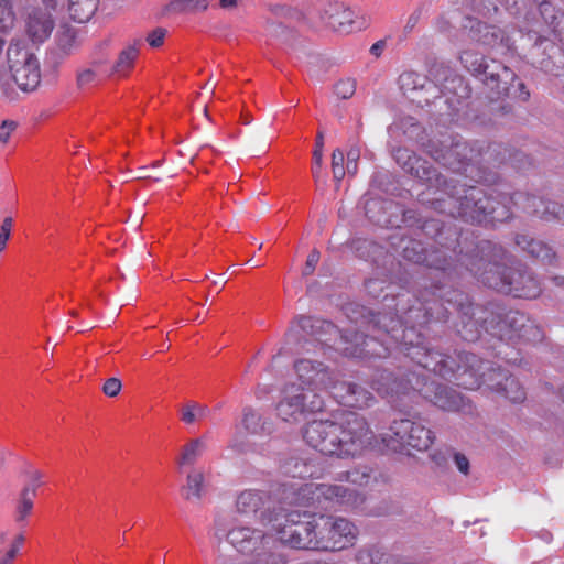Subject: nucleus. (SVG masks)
Masks as SVG:
<instances>
[{"label":"nucleus","mask_w":564,"mask_h":564,"mask_svg":"<svg viewBox=\"0 0 564 564\" xmlns=\"http://www.w3.org/2000/svg\"><path fill=\"white\" fill-rule=\"evenodd\" d=\"M231 516L220 513L215 519L214 534L218 540L226 538L228 543L242 554H254L267 550L272 536L260 529L248 525H232Z\"/></svg>","instance_id":"obj_10"},{"label":"nucleus","mask_w":564,"mask_h":564,"mask_svg":"<svg viewBox=\"0 0 564 564\" xmlns=\"http://www.w3.org/2000/svg\"><path fill=\"white\" fill-rule=\"evenodd\" d=\"M431 188L444 194L432 199L434 210L445 213L449 217H459L465 223H503L511 217L512 204L533 217L564 225L563 204L525 192L518 191L512 195L488 193L479 186L455 180L447 181L444 176L438 185Z\"/></svg>","instance_id":"obj_2"},{"label":"nucleus","mask_w":564,"mask_h":564,"mask_svg":"<svg viewBox=\"0 0 564 564\" xmlns=\"http://www.w3.org/2000/svg\"><path fill=\"white\" fill-rule=\"evenodd\" d=\"M457 359L460 360L462 366L457 368L453 378L456 379L458 386L467 389L486 386L511 402L524 401L523 386L508 370L484 360L473 352H457Z\"/></svg>","instance_id":"obj_5"},{"label":"nucleus","mask_w":564,"mask_h":564,"mask_svg":"<svg viewBox=\"0 0 564 564\" xmlns=\"http://www.w3.org/2000/svg\"><path fill=\"white\" fill-rule=\"evenodd\" d=\"M325 326L330 327V323L322 322L319 318H313L310 316L300 315L296 317L295 323L290 326L288 335L291 336L296 333V328L308 335H315L318 329Z\"/></svg>","instance_id":"obj_40"},{"label":"nucleus","mask_w":564,"mask_h":564,"mask_svg":"<svg viewBox=\"0 0 564 564\" xmlns=\"http://www.w3.org/2000/svg\"><path fill=\"white\" fill-rule=\"evenodd\" d=\"M323 144L324 138L323 132L319 131L317 137H315V147L313 150V164H312V175L315 183H325L326 174L322 172V155H323Z\"/></svg>","instance_id":"obj_44"},{"label":"nucleus","mask_w":564,"mask_h":564,"mask_svg":"<svg viewBox=\"0 0 564 564\" xmlns=\"http://www.w3.org/2000/svg\"><path fill=\"white\" fill-rule=\"evenodd\" d=\"M271 10L278 20L310 21L338 34H351L369 25V18L365 13L352 9L343 0H319L310 17H304L289 7L275 6Z\"/></svg>","instance_id":"obj_6"},{"label":"nucleus","mask_w":564,"mask_h":564,"mask_svg":"<svg viewBox=\"0 0 564 564\" xmlns=\"http://www.w3.org/2000/svg\"><path fill=\"white\" fill-rule=\"evenodd\" d=\"M401 256L417 265H426L430 269L448 273L452 271H455L457 274L460 273L456 265H454L453 258L447 252L432 245L427 248L421 240L413 238L401 240Z\"/></svg>","instance_id":"obj_18"},{"label":"nucleus","mask_w":564,"mask_h":564,"mask_svg":"<svg viewBox=\"0 0 564 564\" xmlns=\"http://www.w3.org/2000/svg\"><path fill=\"white\" fill-rule=\"evenodd\" d=\"M514 20L520 33L533 42L528 58L533 67L552 75L564 73V52L554 40L564 42V13L549 1L539 3L538 12L528 9L527 0H500Z\"/></svg>","instance_id":"obj_3"},{"label":"nucleus","mask_w":564,"mask_h":564,"mask_svg":"<svg viewBox=\"0 0 564 564\" xmlns=\"http://www.w3.org/2000/svg\"><path fill=\"white\" fill-rule=\"evenodd\" d=\"M544 338V332L541 325L536 324L532 318H528V322L520 328L517 334V340H524L531 344L541 343Z\"/></svg>","instance_id":"obj_45"},{"label":"nucleus","mask_w":564,"mask_h":564,"mask_svg":"<svg viewBox=\"0 0 564 564\" xmlns=\"http://www.w3.org/2000/svg\"><path fill=\"white\" fill-rule=\"evenodd\" d=\"M121 388H122V383H121L120 379L109 378L106 380L104 388H101V390H104V393L107 397L115 398L116 395H118L120 393Z\"/></svg>","instance_id":"obj_57"},{"label":"nucleus","mask_w":564,"mask_h":564,"mask_svg":"<svg viewBox=\"0 0 564 564\" xmlns=\"http://www.w3.org/2000/svg\"><path fill=\"white\" fill-rule=\"evenodd\" d=\"M29 481L19 494L18 501H15L14 520L18 523L24 521L34 508V499L36 497V489L43 484V474L37 469H30L25 471Z\"/></svg>","instance_id":"obj_28"},{"label":"nucleus","mask_w":564,"mask_h":564,"mask_svg":"<svg viewBox=\"0 0 564 564\" xmlns=\"http://www.w3.org/2000/svg\"><path fill=\"white\" fill-rule=\"evenodd\" d=\"M429 289L436 292L434 299L447 307L448 312L455 310L459 313L460 323L457 324L456 329L462 339L468 343L478 340L481 332L485 330V324L477 312L479 308H486V305L470 303L467 293L445 284H431Z\"/></svg>","instance_id":"obj_7"},{"label":"nucleus","mask_w":564,"mask_h":564,"mask_svg":"<svg viewBox=\"0 0 564 564\" xmlns=\"http://www.w3.org/2000/svg\"><path fill=\"white\" fill-rule=\"evenodd\" d=\"M54 21L48 11L43 8H31L26 13L25 29L30 40L43 43L50 37Z\"/></svg>","instance_id":"obj_29"},{"label":"nucleus","mask_w":564,"mask_h":564,"mask_svg":"<svg viewBox=\"0 0 564 564\" xmlns=\"http://www.w3.org/2000/svg\"><path fill=\"white\" fill-rule=\"evenodd\" d=\"M356 89L354 79H343L336 83L334 91L338 98L349 99L354 96Z\"/></svg>","instance_id":"obj_55"},{"label":"nucleus","mask_w":564,"mask_h":564,"mask_svg":"<svg viewBox=\"0 0 564 564\" xmlns=\"http://www.w3.org/2000/svg\"><path fill=\"white\" fill-rule=\"evenodd\" d=\"M321 259V253L317 250H312L310 252L308 258H306V262L303 269V276H310L314 270L315 267L318 264Z\"/></svg>","instance_id":"obj_58"},{"label":"nucleus","mask_w":564,"mask_h":564,"mask_svg":"<svg viewBox=\"0 0 564 564\" xmlns=\"http://www.w3.org/2000/svg\"><path fill=\"white\" fill-rule=\"evenodd\" d=\"M494 154L498 155V159H496L495 162H497V163L509 162V163H511L512 166L518 167V169H520L519 163H520L521 159L525 158V155L520 152H516L513 154H510V153L508 154V150L505 149L500 144H494L487 149L486 155H488V158H491Z\"/></svg>","instance_id":"obj_47"},{"label":"nucleus","mask_w":564,"mask_h":564,"mask_svg":"<svg viewBox=\"0 0 564 564\" xmlns=\"http://www.w3.org/2000/svg\"><path fill=\"white\" fill-rule=\"evenodd\" d=\"M17 128L15 121L6 120L0 127V141L7 142L10 139L12 131Z\"/></svg>","instance_id":"obj_60"},{"label":"nucleus","mask_w":564,"mask_h":564,"mask_svg":"<svg viewBox=\"0 0 564 564\" xmlns=\"http://www.w3.org/2000/svg\"><path fill=\"white\" fill-rule=\"evenodd\" d=\"M421 234L440 245L438 249L446 252H455V246L458 242L455 229L446 228L438 219H425L420 226Z\"/></svg>","instance_id":"obj_31"},{"label":"nucleus","mask_w":564,"mask_h":564,"mask_svg":"<svg viewBox=\"0 0 564 564\" xmlns=\"http://www.w3.org/2000/svg\"><path fill=\"white\" fill-rule=\"evenodd\" d=\"M24 542L25 536L21 533L11 541L8 540L6 532L0 533V564H13Z\"/></svg>","instance_id":"obj_36"},{"label":"nucleus","mask_w":564,"mask_h":564,"mask_svg":"<svg viewBox=\"0 0 564 564\" xmlns=\"http://www.w3.org/2000/svg\"><path fill=\"white\" fill-rule=\"evenodd\" d=\"M15 13L12 0H0V32H8L14 25Z\"/></svg>","instance_id":"obj_49"},{"label":"nucleus","mask_w":564,"mask_h":564,"mask_svg":"<svg viewBox=\"0 0 564 564\" xmlns=\"http://www.w3.org/2000/svg\"><path fill=\"white\" fill-rule=\"evenodd\" d=\"M99 79V73L96 67H86L77 73V86L82 89L96 85Z\"/></svg>","instance_id":"obj_53"},{"label":"nucleus","mask_w":564,"mask_h":564,"mask_svg":"<svg viewBox=\"0 0 564 564\" xmlns=\"http://www.w3.org/2000/svg\"><path fill=\"white\" fill-rule=\"evenodd\" d=\"M166 34L165 29L163 28H156L152 32H150L147 36V41L149 45L153 47H158L163 44L164 36Z\"/></svg>","instance_id":"obj_59"},{"label":"nucleus","mask_w":564,"mask_h":564,"mask_svg":"<svg viewBox=\"0 0 564 564\" xmlns=\"http://www.w3.org/2000/svg\"><path fill=\"white\" fill-rule=\"evenodd\" d=\"M204 474L199 469H193L187 474L185 486L186 500H200L203 495Z\"/></svg>","instance_id":"obj_43"},{"label":"nucleus","mask_w":564,"mask_h":564,"mask_svg":"<svg viewBox=\"0 0 564 564\" xmlns=\"http://www.w3.org/2000/svg\"><path fill=\"white\" fill-rule=\"evenodd\" d=\"M323 408L324 400L319 392L291 383L283 388L275 412L283 421L296 423L308 414L322 411Z\"/></svg>","instance_id":"obj_13"},{"label":"nucleus","mask_w":564,"mask_h":564,"mask_svg":"<svg viewBox=\"0 0 564 564\" xmlns=\"http://www.w3.org/2000/svg\"><path fill=\"white\" fill-rule=\"evenodd\" d=\"M399 87L401 93L413 102L420 106L429 105L434 96L430 93L434 90V85L429 78L416 72H405L399 76Z\"/></svg>","instance_id":"obj_26"},{"label":"nucleus","mask_w":564,"mask_h":564,"mask_svg":"<svg viewBox=\"0 0 564 564\" xmlns=\"http://www.w3.org/2000/svg\"><path fill=\"white\" fill-rule=\"evenodd\" d=\"M139 54L138 47L130 45L121 51L119 58L116 59L113 74L126 75L133 65Z\"/></svg>","instance_id":"obj_46"},{"label":"nucleus","mask_w":564,"mask_h":564,"mask_svg":"<svg viewBox=\"0 0 564 564\" xmlns=\"http://www.w3.org/2000/svg\"><path fill=\"white\" fill-rule=\"evenodd\" d=\"M433 441L434 435L430 429L409 419L392 421L388 433L382 435L384 446L398 453H404L408 448L426 451Z\"/></svg>","instance_id":"obj_11"},{"label":"nucleus","mask_w":564,"mask_h":564,"mask_svg":"<svg viewBox=\"0 0 564 564\" xmlns=\"http://www.w3.org/2000/svg\"><path fill=\"white\" fill-rule=\"evenodd\" d=\"M306 511L293 510L285 514H275L272 529L281 543L295 550H316V518Z\"/></svg>","instance_id":"obj_8"},{"label":"nucleus","mask_w":564,"mask_h":564,"mask_svg":"<svg viewBox=\"0 0 564 564\" xmlns=\"http://www.w3.org/2000/svg\"><path fill=\"white\" fill-rule=\"evenodd\" d=\"M283 473L290 475L291 477L305 478L310 476V467H307L306 463L300 460L297 458H290L283 464Z\"/></svg>","instance_id":"obj_50"},{"label":"nucleus","mask_w":564,"mask_h":564,"mask_svg":"<svg viewBox=\"0 0 564 564\" xmlns=\"http://www.w3.org/2000/svg\"><path fill=\"white\" fill-rule=\"evenodd\" d=\"M205 451V441L203 437L189 441L181 451L178 465H193Z\"/></svg>","instance_id":"obj_41"},{"label":"nucleus","mask_w":564,"mask_h":564,"mask_svg":"<svg viewBox=\"0 0 564 564\" xmlns=\"http://www.w3.org/2000/svg\"><path fill=\"white\" fill-rule=\"evenodd\" d=\"M247 564H286V561L282 554L264 549L254 553L253 558Z\"/></svg>","instance_id":"obj_52"},{"label":"nucleus","mask_w":564,"mask_h":564,"mask_svg":"<svg viewBox=\"0 0 564 564\" xmlns=\"http://www.w3.org/2000/svg\"><path fill=\"white\" fill-rule=\"evenodd\" d=\"M75 34L66 30L58 34V47L62 53L68 55L72 47L75 45Z\"/></svg>","instance_id":"obj_56"},{"label":"nucleus","mask_w":564,"mask_h":564,"mask_svg":"<svg viewBox=\"0 0 564 564\" xmlns=\"http://www.w3.org/2000/svg\"><path fill=\"white\" fill-rule=\"evenodd\" d=\"M209 415V409L206 405H200L195 402H188L185 408H183V413H181V421L192 424L196 420H202Z\"/></svg>","instance_id":"obj_48"},{"label":"nucleus","mask_w":564,"mask_h":564,"mask_svg":"<svg viewBox=\"0 0 564 564\" xmlns=\"http://www.w3.org/2000/svg\"><path fill=\"white\" fill-rule=\"evenodd\" d=\"M459 264L489 289L516 299H536L541 295L540 280L523 265H507L501 246L480 240L473 249L460 251Z\"/></svg>","instance_id":"obj_4"},{"label":"nucleus","mask_w":564,"mask_h":564,"mask_svg":"<svg viewBox=\"0 0 564 564\" xmlns=\"http://www.w3.org/2000/svg\"><path fill=\"white\" fill-rule=\"evenodd\" d=\"M460 62L469 73L482 77L486 87L499 95L508 94L516 73L499 61H486L485 56L471 50L460 54Z\"/></svg>","instance_id":"obj_12"},{"label":"nucleus","mask_w":564,"mask_h":564,"mask_svg":"<svg viewBox=\"0 0 564 564\" xmlns=\"http://www.w3.org/2000/svg\"><path fill=\"white\" fill-rule=\"evenodd\" d=\"M294 370L299 380L314 391H328L337 380L336 372L318 360L297 359L294 364Z\"/></svg>","instance_id":"obj_22"},{"label":"nucleus","mask_w":564,"mask_h":564,"mask_svg":"<svg viewBox=\"0 0 564 564\" xmlns=\"http://www.w3.org/2000/svg\"><path fill=\"white\" fill-rule=\"evenodd\" d=\"M386 47L384 40H378L372 46H370L369 53L375 57H379Z\"/></svg>","instance_id":"obj_64"},{"label":"nucleus","mask_w":564,"mask_h":564,"mask_svg":"<svg viewBox=\"0 0 564 564\" xmlns=\"http://www.w3.org/2000/svg\"><path fill=\"white\" fill-rule=\"evenodd\" d=\"M330 171H333L334 181L339 184L345 177V155L344 151L336 148L330 155Z\"/></svg>","instance_id":"obj_51"},{"label":"nucleus","mask_w":564,"mask_h":564,"mask_svg":"<svg viewBox=\"0 0 564 564\" xmlns=\"http://www.w3.org/2000/svg\"><path fill=\"white\" fill-rule=\"evenodd\" d=\"M421 15H422L421 9H416L410 13V15L406 20V24L404 26V31L406 33H410L413 31V29L416 26L417 22L421 20Z\"/></svg>","instance_id":"obj_62"},{"label":"nucleus","mask_w":564,"mask_h":564,"mask_svg":"<svg viewBox=\"0 0 564 564\" xmlns=\"http://www.w3.org/2000/svg\"><path fill=\"white\" fill-rule=\"evenodd\" d=\"M471 31H476L474 39L491 48H500L501 52H511L513 50V40L510 34L500 26L488 25L478 21L477 26L470 25Z\"/></svg>","instance_id":"obj_30"},{"label":"nucleus","mask_w":564,"mask_h":564,"mask_svg":"<svg viewBox=\"0 0 564 564\" xmlns=\"http://www.w3.org/2000/svg\"><path fill=\"white\" fill-rule=\"evenodd\" d=\"M241 424L245 432L251 435H258L264 431L263 417L251 406L243 408Z\"/></svg>","instance_id":"obj_42"},{"label":"nucleus","mask_w":564,"mask_h":564,"mask_svg":"<svg viewBox=\"0 0 564 564\" xmlns=\"http://www.w3.org/2000/svg\"><path fill=\"white\" fill-rule=\"evenodd\" d=\"M209 0H171L167 11L175 14L198 13L208 9Z\"/></svg>","instance_id":"obj_39"},{"label":"nucleus","mask_w":564,"mask_h":564,"mask_svg":"<svg viewBox=\"0 0 564 564\" xmlns=\"http://www.w3.org/2000/svg\"><path fill=\"white\" fill-rule=\"evenodd\" d=\"M340 404L355 409H365L373 405L376 399L373 393L354 381L336 380L328 389Z\"/></svg>","instance_id":"obj_25"},{"label":"nucleus","mask_w":564,"mask_h":564,"mask_svg":"<svg viewBox=\"0 0 564 564\" xmlns=\"http://www.w3.org/2000/svg\"><path fill=\"white\" fill-rule=\"evenodd\" d=\"M492 94H494V96H496V98H500L502 96H512L523 102H525L529 99V91L525 87V84L523 82L519 80L517 77H516V80L511 82L510 89H509L508 94L499 95L496 91H492Z\"/></svg>","instance_id":"obj_54"},{"label":"nucleus","mask_w":564,"mask_h":564,"mask_svg":"<svg viewBox=\"0 0 564 564\" xmlns=\"http://www.w3.org/2000/svg\"><path fill=\"white\" fill-rule=\"evenodd\" d=\"M414 391L422 393L425 400L445 411H458L464 406L463 395L459 391L433 381L427 382L424 378H422L420 388H415Z\"/></svg>","instance_id":"obj_24"},{"label":"nucleus","mask_w":564,"mask_h":564,"mask_svg":"<svg viewBox=\"0 0 564 564\" xmlns=\"http://www.w3.org/2000/svg\"><path fill=\"white\" fill-rule=\"evenodd\" d=\"M356 536V528L349 520L335 516L317 517V550H344Z\"/></svg>","instance_id":"obj_17"},{"label":"nucleus","mask_w":564,"mask_h":564,"mask_svg":"<svg viewBox=\"0 0 564 564\" xmlns=\"http://www.w3.org/2000/svg\"><path fill=\"white\" fill-rule=\"evenodd\" d=\"M454 462H455L456 468L459 469V471L463 475H468V473H469V460H468V458L465 455H463L460 453H455L454 454Z\"/></svg>","instance_id":"obj_61"},{"label":"nucleus","mask_w":564,"mask_h":564,"mask_svg":"<svg viewBox=\"0 0 564 564\" xmlns=\"http://www.w3.org/2000/svg\"><path fill=\"white\" fill-rule=\"evenodd\" d=\"M393 203L384 199H370L366 203V215L370 221L379 225L389 227L392 226L390 217H387L384 213L393 208Z\"/></svg>","instance_id":"obj_35"},{"label":"nucleus","mask_w":564,"mask_h":564,"mask_svg":"<svg viewBox=\"0 0 564 564\" xmlns=\"http://www.w3.org/2000/svg\"><path fill=\"white\" fill-rule=\"evenodd\" d=\"M420 286L413 305H406L410 300L408 293L398 294L394 314L388 312L372 314L368 311L367 332L389 336L417 366L441 378L451 379L462 366L460 360L434 350L426 344L422 332L416 329V326H424L432 321H447L449 311L434 299L435 292L430 290L427 284L423 283Z\"/></svg>","instance_id":"obj_1"},{"label":"nucleus","mask_w":564,"mask_h":564,"mask_svg":"<svg viewBox=\"0 0 564 564\" xmlns=\"http://www.w3.org/2000/svg\"><path fill=\"white\" fill-rule=\"evenodd\" d=\"M314 492L317 494L318 498L323 497L330 502L349 508H358L366 500L360 492L338 485L321 484L315 486Z\"/></svg>","instance_id":"obj_32"},{"label":"nucleus","mask_w":564,"mask_h":564,"mask_svg":"<svg viewBox=\"0 0 564 564\" xmlns=\"http://www.w3.org/2000/svg\"><path fill=\"white\" fill-rule=\"evenodd\" d=\"M479 318L484 321L485 332L499 340H517V334L528 322L529 316L520 311H507L500 304H488L479 308Z\"/></svg>","instance_id":"obj_15"},{"label":"nucleus","mask_w":564,"mask_h":564,"mask_svg":"<svg viewBox=\"0 0 564 564\" xmlns=\"http://www.w3.org/2000/svg\"><path fill=\"white\" fill-rule=\"evenodd\" d=\"M268 502L269 497L264 491L247 489L236 498V510L245 516L258 514L260 523L271 524L276 513L269 511L265 507Z\"/></svg>","instance_id":"obj_27"},{"label":"nucleus","mask_w":564,"mask_h":564,"mask_svg":"<svg viewBox=\"0 0 564 564\" xmlns=\"http://www.w3.org/2000/svg\"><path fill=\"white\" fill-rule=\"evenodd\" d=\"M379 473L373 467L359 466L351 467L337 474V480L350 482L359 487H369L378 481Z\"/></svg>","instance_id":"obj_34"},{"label":"nucleus","mask_w":564,"mask_h":564,"mask_svg":"<svg viewBox=\"0 0 564 564\" xmlns=\"http://www.w3.org/2000/svg\"><path fill=\"white\" fill-rule=\"evenodd\" d=\"M303 438L312 448L323 455H336L339 457L338 433L335 414L333 419L314 420L305 425Z\"/></svg>","instance_id":"obj_19"},{"label":"nucleus","mask_w":564,"mask_h":564,"mask_svg":"<svg viewBox=\"0 0 564 564\" xmlns=\"http://www.w3.org/2000/svg\"><path fill=\"white\" fill-rule=\"evenodd\" d=\"M422 384V377L416 372H405L401 376H394L388 370H377L370 381L373 390L382 397H399L410 393Z\"/></svg>","instance_id":"obj_20"},{"label":"nucleus","mask_w":564,"mask_h":564,"mask_svg":"<svg viewBox=\"0 0 564 564\" xmlns=\"http://www.w3.org/2000/svg\"><path fill=\"white\" fill-rule=\"evenodd\" d=\"M230 448L232 451H235L236 453H239V454H242V453H245L248 449V447L246 446L245 442L240 441L238 435H236L234 437V440L231 441Z\"/></svg>","instance_id":"obj_63"},{"label":"nucleus","mask_w":564,"mask_h":564,"mask_svg":"<svg viewBox=\"0 0 564 564\" xmlns=\"http://www.w3.org/2000/svg\"><path fill=\"white\" fill-rule=\"evenodd\" d=\"M358 564H399L398 561L382 549L366 547L355 555Z\"/></svg>","instance_id":"obj_38"},{"label":"nucleus","mask_w":564,"mask_h":564,"mask_svg":"<svg viewBox=\"0 0 564 564\" xmlns=\"http://www.w3.org/2000/svg\"><path fill=\"white\" fill-rule=\"evenodd\" d=\"M99 0H68L70 19L84 23L97 11Z\"/></svg>","instance_id":"obj_37"},{"label":"nucleus","mask_w":564,"mask_h":564,"mask_svg":"<svg viewBox=\"0 0 564 564\" xmlns=\"http://www.w3.org/2000/svg\"><path fill=\"white\" fill-rule=\"evenodd\" d=\"M7 66L15 85L22 91H33L40 84V66L34 53L22 41H12L7 47Z\"/></svg>","instance_id":"obj_14"},{"label":"nucleus","mask_w":564,"mask_h":564,"mask_svg":"<svg viewBox=\"0 0 564 564\" xmlns=\"http://www.w3.org/2000/svg\"><path fill=\"white\" fill-rule=\"evenodd\" d=\"M338 433L339 457H354L371 447L375 442L373 431L370 430L364 416L345 411L335 414Z\"/></svg>","instance_id":"obj_9"},{"label":"nucleus","mask_w":564,"mask_h":564,"mask_svg":"<svg viewBox=\"0 0 564 564\" xmlns=\"http://www.w3.org/2000/svg\"><path fill=\"white\" fill-rule=\"evenodd\" d=\"M516 245L527 252L533 259L540 260L544 264H552L556 259L555 251L540 239H534L529 235L519 234L516 236Z\"/></svg>","instance_id":"obj_33"},{"label":"nucleus","mask_w":564,"mask_h":564,"mask_svg":"<svg viewBox=\"0 0 564 564\" xmlns=\"http://www.w3.org/2000/svg\"><path fill=\"white\" fill-rule=\"evenodd\" d=\"M393 159L408 174L420 180L430 188L433 185H438L441 178L444 177L429 161L423 160L406 148L394 149Z\"/></svg>","instance_id":"obj_23"},{"label":"nucleus","mask_w":564,"mask_h":564,"mask_svg":"<svg viewBox=\"0 0 564 564\" xmlns=\"http://www.w3.org/2000/svg\"><path fill=\"white\" fill-rule=\"evenodd\" d=\"M427 153L441 165L453 172L466 171L474 162L477 153L462 137H446L441 141H431Z\"/></svg>","instance_id":"obj_16"},{"label":"nucleus","mask_w":564,"mask_h":564,"mask_svg":"<svg viewBox=\"0 0 564 564\" xmlns=\"http://www.w3.org/2000/svg\"><path fill=\"white\" fill-rule=\"evenodd\" d=\"M339 337L344 344L343 352L348 357H383L389 350L384 340L378 343L379 336L370 337L355 329H345Z\"/></svg>","instance_id":"obj_21"}]
</instances>
